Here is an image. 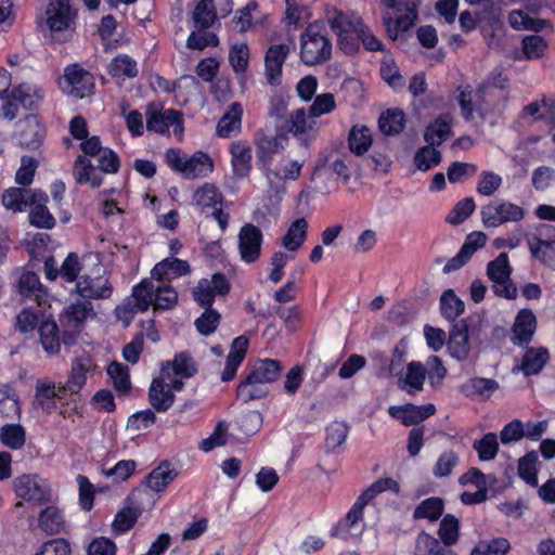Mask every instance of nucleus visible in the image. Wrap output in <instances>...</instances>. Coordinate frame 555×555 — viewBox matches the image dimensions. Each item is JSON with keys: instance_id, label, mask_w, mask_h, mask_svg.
I'll list each match as a JSON object with an SVG mask.
<instances>
[{"instance_id": "f257e3e1", "label": "nucleus", "mask_w": 555, "mask_h": 555, "mask_svg": "<svg viewBox=\"0 0 555 555\" xmlns=\"http://www.w3.org/2000/svg\"><path fill=\"white\" fill-rule=\"evenodd\" d=\"M332 57V42L326 30L310 24L300 36V59L309 66L323 64Z\"/></svg>"}, {"instance_id": "f03ea898", "label": "nucleus", "mask_w": 555, "mask_h": 555, "mask_svg": "<svg viewBox=\"0 0 555 555\" xmlns=\"http://www.w3.org/2000/svg\"><path fill=\"white\" fill-rule=\"evenodd\" d=\"M93 312V305L81 298L70 302L60 314L62 341L65 347L76 345L86 320Z\"/></svg>"}, {"instance_id": "7ed1b4c3", "label": "nucleus", "mask_w": 555, "mask_h": 555, "mask_svg": "<svg viewBox=\"0 0 555 555\" xmlns=\"http://www.w3.org/2000/svg\"><path fill=\"white\" fill-rule=\"evenodd\" d=\"M382 4L392 9L396 13H403L393 18L390 12L383 14V24L388 37L396 40L400 33L409 30L417 18L420 0H380Z\"/></svg>"}, {"instance_id": "20e7f679", "label": "nucleus", "mask_w": 555, "mask_h": 555, "mask_svg": "<svg viewBox=\"0 0 555 555\" xmlns=\"http://www.w3.org/2000/svg\"><path fill=\"white\" fill-rule=\"evenodd\" d=\"M168 166L180 172L185 179L207 177L214 170L211 157L204 152H195L190 157H182L179 150L170 149L166 153Z\"/></svg>"}, {"instance_id": "39448f33", "label": "nucleus", "mask_w": 555, "mask_h": 555, "mask_svg": "<svg viewBox=\"0 0 555 555\" xmlns=\"http://www.w3.org/2000/svg\"><path fill=\"white\" fill-rule=\"evenodd\" d=\"M513 268L506 253H501L495 259L487 264V275L492 282V291L498 297L516 299L518 289L511 275Z\"/></svg>"}, {"instance_id": "423d86ee", "label": "nucleus", "mask_w": 555, "mask_h": 555, "mask_svg": "<svg viewBox=\"0 0 555 555\" xmlns=\"http://www.w3.org/2000/svg\"><path fill=\"white\" fill-rule=\"evenodd\" d=\"M481 220L486 228H496L506 222H518L524 219L525 210L506 201H494L481 207Z\"/></svg>"}, {"instance_id": "0eeeda50", "label": "nucleus", "mask_w": 555, "mask_h": 555, "mask_svg": "<svg viewBox=\"0 0 555 555\" xmlns=\"http://www.w3.org/2000/svg\"><path fill=\"white\" fill-rule=\"evenodd\" d=\"M256 155L263 168L272 165L274 157L281 154L287 143V137L281 132L259 129L255 133Z\"/></svg>"}, {"instance_id": "6e6552de", "label": "nucleus", "mask_w": 555, "mask_h": 555, "mask_svg": "<svg viewBox=\"0 0 555 555\" xmlns=\"http://www.w3.org/2000/svg\"><path fill=\"white\" fill-rule=\"evenodd\" d=\"M146 128L149 131L164 134L173 127L176 135L183 133L182 114L176 109H157L153 104L146 108Z\"/></svg>"}, {"instance_id": "1a4fd4ad", "label": "nucleus", "mask_w": 555, "mask_h": 555, "mask_svg": "<svg viewBox=\"0 0 555 555\" xmlns=\"http://www.w3.org/2000/svg\"><path fill=\"white\" fill-rule=\"evenodd\" d=\"M15 137L20 146L36 151L43 142L46 128L37 115L30 114L17 122Z\"/></svg>"}, {"instance_id": "9d476101", "label": "nucleus", "mask_w": 555, "mask_h": 555, "mask_svg": "<svg viewBox=\"0 0 555 555\" xmlns=\"http://www.w3.org/2000/svg\"><path fill=\"white\" fill-rule=\"evenodd\" d=\"M73 0H54L47 7V25L51 31H63L75 26L77 10Z\"/></svg>"}, {"instance_id": "9b49d317", "label": "nucleus", "mask_w": 555, "mask_h": 555, "mask_svg": "<svg viewBox=\"0 0 555 555\" xmlns=\"http://www.w3.org/2000/svg\"><path fill=\"white\" fill-rule=\"evenodd\" d=\"M14 490L18 498L36 503H44L50 499L49 486L36 474L23 475L14 479Z\"/></svg>"}, {"instance_id": "f8f14e48", "label": "nucleus", "mask_w": 555, "mask_h": 555, "mask_svg": "<svg viewBox=\"0 0 555 555\" xmlns=\"http://www.w3.org/2000/svg\"><path fill=\"white\" fill-rule=\"evenodd\" d=\"M315 118L305 108H298L285 118L284 129L299 139L307 151L309 142L315 137Z\"/></svg>"}, {"instance_id": "ddd939ff", "label": "nucleus", "mask_w": 555, "mask_h": 555, "mask_svg": "<svg viewBox=\"0 0 555 555\" xmlns=\"http://www.w3.org/2000/svg\"><path fill=\"white\" fill-rule=\"evenodd\" d=\"M262 233L253 223L244 224L238 232V250L246 263H253L260 257Z\"/></svg>"}, {"instance_id": "4468645a", "label": "nucleus", "mask_w": 555, "mask_h": 555, "mask_svg": "<svg viewBox=\"0 0 555 555\" xmlns=\"http://www.w3.org/2000/svg\"><path fill=\"white\" fill-rule=\"evenodd\" d=\"M64 83V90L77 99H83L89 95L94 88L93 76L78 65H72L66 68Z\"/></svg>"}, {"instance_id": "2eb2a0df", "label": "nucleus", "mask_w": 555, "mask_h": 555, "mask_svg": "<svg viewBox=\"0 0 555 555\" xmlns=\"http://www.w3.org/2000/svg\"><path fill=\"white\" fill-rule=\"evenodd\" d=\"M291 52L288 44H272L264 55V75L270 86H279L281 83L282 67Z\"/></svg>"}, {"instance_id": "dca6fc26", "label": "nucleus", "mask_w": 555, "mask_h": 555, "mask_svg": "<svg viewBox=\"0 0 555 555\" xmlns=\"http://www.w3.org/2000/svg\"><path fill=\"white\" fill-rule=\"evenodd\" d=\"M363 509L364 506L356 501L346 517L333 528L332 534L345 541L359 538L364 530Z\"/></svg>"}, {"instance_id": "f3484780", "label": "nucleus", "mask_w": 555, "mask_h": 555, "mask_svg": "<svg viewBox=\"0 0 555 555\" xmlns=\"http://www.w3.org/2000/svg\"><path fill=\"white\" fill-rule=\"evenodd\" d=\"M76 292L83 300L107 299L112 296L113 287L104 276L91 278L82 275L76 283Z\"/></svg>"}, {"instance_id": "a211bd4d", "label": "nucleus", "mask_w": 555, "mask_h": 555, "mask_svg": "<svg viewBox=\"0 0 555 555\" xmlns=\"http://www.w3.org/2000/svg\"><path fill=\"white\" fill-rule=\"evenodd\" d=\"M435 412L436 408L431 403L425 405H395L389 408V414L393 418L400 420L404 426L417 425L431 416Z\"/></svg>"}, {"instance_id": "6ab92c4d", "label": "nucleus", "mask_w": 555, "mask_h": 555, "mask_svg": "<svg viewBox=\"0 0 555 555\" xmlns=\"http://www.w3.org/2000/svg\"><path fill=\"white\" fill-rule=\"evenodd\" d=\"M62 385L56 387L53 382L39 379L35 387L34 406L51 413L55 409V399H64Z\"/></svg>"}, {"instance_id": "aec40b11", "label": "nucleus", "mask_w": 555, "mask_h": 555, "mask_svg": "<svg viewBox=\"0 0 555 555\" xmlns=\"http://www.w3.org/2000/svg\"><path fill=\"white\" fill-rule=\"evenodd\" d=\"M448 350L451 357L456 360L462 361L467 359L470 346L468 340V325L465 320L454 323L450 331Z\"/></svg>"}, {"instance_id": "412c9836", "label": "nucleus", "mask_w": 555, "mask_h": 555, "mask_svg": "<svg viewBox=\"0 0 555 555\" xmlns=\"http://www.w3.org/2000/svg\"><path fill=\"white\" fill-rule=\"evenodd\" d=\"M537 328V320L533 312L529 309L520 310L513 324L512 343L517 346L528 344L531 341Z\"/></svg>"}, {"instance_id": "4be33fe9", "label": "nucleus", "mask_w": 555, "mask_h": 555, "mask_svg": "<svg viewBox=\"0 0 555 555\" xmlns=\"http://www.w3.org/2000/svg\"><path fill=\"white\" fill-rule=\"evenodd\" d=\"M166 379L162 374L152 380L149 389V401L156 412L168 411L175 402V393L168 388Z\"/></svg>"}, {"instance_id": "5701e85b", "label": "nucleus", "mask_w": 555, "mask_h": 555, "mask_svg": "<svg viewBox=\"0 0 555 555\" xmlns=\"http://www.w3.org/2000/svg\"><path fill=\"white\" fill-rule=\"evenodd\" d=\"M171 373L180 378H190L197 373V366L193 358L186 352H180L173 360L167 361L160 367V374L170 379Z\"/></svg>"}, {"instance_id": "b1692460", "label": "nucleus", "mask_w": 555, "mask_h": 555, "mask_svg": "<svg viewBox=\"0 0 555 555\" xmlns=\"http://www.w3.org/2000/svg\"><path fill=\"white\" fill-rule=\"evenodd\" d=\"M306 156L302 159L288 160L281 163L276 168H266V177L271 190L275 189L276 193L284 192V188L280 190L279 185H274L273 178L280 181L296 180L300 176L301 168L305 164Z\"/></svg>"}, {"instance_id": "393cba45", "label": "nucleus", "mask_w": 555, "mask_h": 555, "mask_svg": "<svg viewBox=\"0 0 555 555\" xmlns=\"http://www.w3.org/2000/svg\"><path fill=\"white\" fill-rule=\"evenodd\" d=\"M242 105L237 102L232 103L217 124V135L220 138L237 135L242 130Z\"/></svg>"}, {"instance_id": "a878e982", "label": "nucleus", "mask_w": 555, "mask_h": 555, "mask_svg": "<svg viewBox=\"0 0 555 555\" xmlns=\"http://www.w3.org/2000/svg\"><path fill=\"white\" fill-rule=\"evenodd\" d=\"M426 379V369L423 363L412 361L406 366V373L400 374L398 386L400 389L406 391L409 395H415L424 388Z\"/></svg>"}, {"instance_id": "bb28decb", "label": "nucleus", "mask_w": 555, "mask_h": 555, "mask_svg": "<svg viewBox=\"0 0 555 555\" xmlns=\"http://www.w3.org/2000/svg\"><path fill=\"white\" fill-rule=\"evenodd\" d=\"M191 272V267L188 261L169 257L166 258L152 269L151 275L158 281L177 279L186 275Z\"/></svg>"}, {"instance_id": "cd10ccee", "label": "nucleus", "mask_w": 555, "mask_h": 555, "mask_svg": "<svg viewBox=\"0 0 555 555\" xmlns=\"http://www.w3.org/2000/svg\"><path fill=\"white\" fill-rule=\"evenodd\" d=\"M248 348V339L238 336L233 339L231 350L227 357L225 367L221 373V380L229 382L236 375L237 369L243 362Z\"/></svg>"}, {"instance_id": "c85d7f7f", "label": "nucleus", "mask_w": 555, "mask_h": 555, "mask_svg": "<svg viewBox=\"0 0 555 555\" xmlns=\"http://www.w3.org/2000/svg\"><path fill=\"white\" fill-rule=\"evenodd\" d=\"M39 340L49 356H55L61 350L62 337L60 336V328L56 322L52 319L41 320L39 323Z\"/></svg>"}, {"instance_id": "c756f323", "label": "nucleus", "mask_w": 555, "mask_h": 555, "mask_svg": "<svg viewBox=\"0 0 555 555\" xmlns=\"http://www.w3.org/2000/svg\"><path fill=\"white\" fill-rule=\"evenodd\" d=\"M452 117L450 114H441L431 121L425 130L424 140L430 146L441 145L452 134Z\"/></svg>"}, {"instance_id": "7c9ffc66", "label": "nucleus", "mask_w": 555, "mask_h": 555, "mask_svg": "<svg viewBox=\"0 0 555 555\" xmlns=\"http://www.w3.org/2000/svg\"><path fill=\"white\" fill-rule=\"evenodd\" d=\"M92 362L88 356L78 357L73 361L70 375L65 385H62L63 390L70 393H78L87 380V373L91 370Z\"/></svg>"}, {"instance_id": "2f4dec72", "label": "nucleus", "mask_w": 555, "mask_h": 555, "mask_svg": "<svg viewBox=\"0 0 555 555\" xmlns=\"http://www.w3.org/2000/svg\"><path fill=\"white\" fill-rule=\"evenodd\" d=\"M233 173L236 178H244L251 168V149L243 141H234L230 145Z\"/></svg>"}, {"instance_id": "473e14b6", "label": "nucleus", "mask_w": 555, "mask_h": 555, "mask_svg": "<svg viewBox=\"0 0 555 555\" xmlns=\"http://www.w3.org/2000/svg\"><path fill=\"white\" fill-rule=\"evenodd\" d=\"M20 397L11 384H0V422L18 420Z\"/></svg>"}, {"instance_id": "72a5a7b5", "label": "nucleus", "mask_w": 555, "mask_h": 555, "mask_svg": "<svg viewBox=\"0 0 555 555\" xmlns=\"http://www.w3.org/2000/svg\"><path fill=\"white\" fill-rule=\"evenodd\" d=\"M73 176L77 183H89L93 189L99 188L103 182L101 173L96 171L91 160L82 155L75 160Z\"/></svg>"}, {"instance_id": "f704fd0d", "label": "nucleus", "mask_w": 555, "mask_h": 555, "mask_svg": "<svg viewBox=\"0 0 555 555\" xmlns=\"http://www.w3.org/2000/svg\"><path fill=\"white\" fill-rule=\"evenodd\" d=\"M178 476V470L171 467L168 462L162 463L154 468L145 478V485L155 492L164 491Z\"/></svg>"}, {"instance_id": "c9c22d12", "label": "nucleus", "mask_w": 555, "mask_h": 555, "mask_svg": "<svg viewBox=\"0 0 555 555\" xmlns=\"http://www.w3.org/2000/svg\"><path fill=\"white\" fill-rule=\"evenodd\" d=\"M548 351L544 347L528 348L522 357L520 370L526 376L539 374L548 361Z\"/></svg>"}, {"instance_id": "e433bc0d", "label": "nucleus", "mask_w": 555, "mask_h": 555, "mask_svg": "<svg viewBox=\"0 0 555 555\" xmlns=\"http://www.w3.org/2000/svg\"><path fill=\"white\" fill-rule=\"evenodd\" d=\"M154 292L155 286L153 282L149 279H144L133 286L132 293L127 299L130 300L140 312H144L151 306L154 307Z\"/></svg>"}, {"instance_id": "4c0bfd02", "label": "nucleus", "mask_w": 555, "mask_h": 555, "mask_svg": "<svg viewBox=\"0 0 555 555\" xmlns=\"http://www.w3.org/2000/svg\"><path fill=\"white\" fill-rule=\"evenodd\" d=\"M414 555H455L451 548L441 545V542L429 533L422 531L417 534L414 545Z\"/></svg>"}, {"instance_id": "58836bf2", "label": "nucleus", "mask_w": 555, "mask_h": 555, "mask_svg": "<svg viewBox=\"0 0 555 555\" xmlns=\"http://www.w3.org/2000/svg\"><path fill=\"white\" fill-rule=\"evenodd\" d=\"M282 366L278 360L263 359L257 361L247 374L250 378L260 383L268 384L275 382L281 373Z\"/></svg>"}, {"instance_id": "ea45409f", "label": "nucleus", "mask_w": 555, "mask_h": 555, "mask_svg": "<svg viewBox=\"0 0 555 555\" xmlns=\"http://www.w3.org/2000/svg\"><path fill=\"white\" fill-rule=\"evenodd\" d=\"M17 289L22 296L34 298L38 302L46 296V291L40 283L39 276L31 271L21 273L17 281Z\"/></svg>"}, {"instance_id": "a19ab883", "label": "nucleus", "mask_w": 555, "mask_h": 555, "mask_svg": "<svg viewBox=\"0 0 555 555\" xmlns=\"http://www.w3.org/2000/svg\"><path fill=\"white\" fill-rule=\"evenodd\" d=\"M499 388V383L493 378L474 377L462 384L461 391L466 397L479 396L488 399Z\"/></svg>"}, {"instance_id": "79ce46f5", "label": "nucleus", "mask_w": 555, "mask_h": 555, "mask_svg": "<svg viewBox=\"0 0 555 555\" xmlns=\"http://www.w3.org/2000/svg\"><path fill=\"white\" fill-rule=\"evenodd\" d=\"M308 221L305 218L296 219L282 238V245L289 251L298 250L307 238Z\"/></svg>"}, {"instance_id": "37998d69", "label": "nucleus", "mask_w": 555, "mask_h": 555, "mask_svg": "<svg viewBox=\"0 0 555 555\" xmlns=\"http://www.w3.org/2000/svg\"><path fill=\"white\" fill-rule=\"evenodd\" d=\"M405 125L404 113L399 108L387 109L378 119V128L386 135L400 133Z\"/></svg>"}, {"instance_id": "c03bdc74", "label": "nucleus", "mask_w": 555, "mask_h": 555, "mask_svg": "<svg viewBox=\"0 0 555 555\" xmlns=\"http://www.w3.org/2000/svg\"><path fill=\"white\" fill-rule=\"evenodd\" d=\"M0 441L12 450H21L26 441V430L20 424H4L0 428Z\"/></svg>"}, {"instance_id": "a18cd8bd", "label": "nucleus", "mask_w": 555, "mask_h": 555, "mask_svg": "<svg viewBox=\"0 0 555 555\" xmlns=\"http://www.w3.org/2000/svg\"><path fill=\"white\" fill-rule=\"evenodd\" d=\"M269 392L266 384L258 382L257 379L246 377L237 386V397L245 403L264 398Z\"/></svg>"}, {"instance_id": "49530a36", "label": "nucleus", "mask_w": 555, "mask_h": 555, "mask_svg": "<svg viewBox=\"0 0 555 555\" xmlns=\"http://www.w3.org/2000/svg\"><path fill=\"white\" fill-rule=\"evenodd\" d=\"M444 509L442 499L437 496L428 498L422 501L414 509L413 517L415 519H428L430 521L438 520Z\"/></svg>"}, {"instance_id": "de8ad7c7", "label": "nucleus", "mask_w": 555, "mask_h": 555, "mask_svg": "<svg viewBox=\"0 0 555 555\" xmlns=\"http://www.w3.org/2000/svg\"><path fill=\"white\" fill-rule=\"evenodd\" d=\"M508 23L511 27L516 30L540 31L545 27L547 22L541 18H533L521 10H515L508 15Z\"/></svg>"}, {"instance_id": "09e8293b", "label": "nucleus", "mask_w": 555, "mask_h": 555, "mask_svg": "<svg viewBox=\"0 0 555 555\" xmlns=\"http://www.w3.org/2000/svg\"><path fill=\"white\" fill-rule=\"evenodd\" d=\"M442 315L450 322H454L465 310V304L455 295L454 291L447 289L440 298Z\"/></svg>"}, {"instance_id": "8fccbe9b", "label": "nucleus", "mask_w": 555, "mask_h": 555, "mask_svg": "<svg viewBox=\"0 0 555 555\" xmlns=\"http://www.w3.org/2000/svg\"><path fill=\"white\" fill-rule=\"evenodd\" d=\"M393 491L395 493H399L400 487L399 483L392 478H379L374 481L358 499L357 502L362 506L369 504L375 496L385 492V491Z\"/></svg>"}, {"instance_id": "3c124183", "label": "nucleus", "mask_w": 555, "mask_h": 555, "mask_svg": "<svg viewBox=\"0 0 555 555\" xmlns=\"http://www.w3.org/2000/svg\"><path fill=\"white\" fill-rule=\"evenodd\" d=\"M539 455L535 451H530L518 461V475L531 487L538 486L537 464Z\"/></svg>"}, {"instance_id": "603ef678", "label": "nucleus", "mask_w": 555, "mask_h": 555, "mask_svg": "<svg viewBox=\"0 0 555 555\" xmlns=\"http://www.w3.org/2000/svg\"><path fill=\"white\" fill-rule=\"evenodd\" d=\"M438 535L444 547L449 548L454 545L460 535V520L455 516L447 514L440 522Z\"/></svg>"}, {"instance_id": "864d4df0", "label": "nucleus", "mask_w": 555, "mask_h": 555, "mask_svg": "<svg viewBox=\"0 0 555 555\" xmlns=\"http://www.w3.org/2000/svg\"><path fill=\"white\" fill-rule=\"evenodd\" d=\"M349 427L343 422H333L326 427L325 449L326 452H336L348 436Z\"/></svg>"}, {"instance_id": "5fc2aeb1", "label": "nucleus", "mask_w": 555, "mask_h": 555, "mask_svg": "<svg viewBox=\"0 0 555 555\" xmlns=\"http://www.w3.org/2000/svg\"><path fill=\"white\" fill-rule=\"evenodd\" d=\"M217 17L214 0H201L193 12V21L196 27L209 28Z\"/></svg>"}, {"instance_id": "6e6d98bb", "label": "nucleus", "mask_w": 555, "mask_h": 555, "mask_svg": "<svg viewBox=\"0 0 555 555\" xmlns=\"http://www.w3.org/2000/svg\"><path fill=\"white\" fill-rule=\"evenodd\" d=\"M108 73L113 77L133 78L138 75L137 62L127 54H119L109 63Z\"/></svg>"}, {"instance_id": "4d7b16f0", "label": "nucleus", "mask_w": 555, "mask_h": 555, "mask_svg": "<svg viewBox=\"0 0 555 555\" xmlns=\"http://www.w3.org/2000/svg\"><path fill=\"white\" fill-rule=\"evenodd\" d=\"M221 194L214 184L205 183L198 188L193 195V203L199 208H214L221 203Z\"/></svg>"}, {"instance_id": "13d9d810", "label": "nucleus", "mask_w": 555, "mask_h": 555, "mask_svg": "<svg viewBox=\"0 0 555 555\" xmlns=\"http://www.w3.org/2000/svg\"><path fill=\"white\" fill-rule=\"evenodd\" d=\"M107 374L113 379L114 388L120 393H128L131 389L129 369L119 363L112 362L107 367Z\"/></svg>"}, {"instance_id": "bf43d9fd", "label": "nucleus", "mask_w": 555, "mask_h": 555, "mask_svg": "<svg viewBox=\"0 0 555 555\" xmlns=\"http://www.w3.org/2000/svg\"><path fill=\"white\" fill-rule=\"evenodd\" d=\"M30 199V190L22 188H12L7 190L2 195L3 205L15 211H23L28 206Z\"/></svg>"}, {"instance_id": "052dcab7", "label": "nucleus", "mask_w": 555, "mask_h": 555, "mask_svg": "<svg viewBox=\"0 0 555 555\" xmlns=\"http://www.w3.org/2000/svg\"><path fill=\"white\" fill-rule=\"evenodd\" d=\"M480 461H491L495 459L499 452L498 436L494 433L486 434L480 440L473 443Z\"/></svg>"}, {"instance_id": "680f3d73", "label": "nucleus", "mask_w": 555, "mask_h": 555, "mask_svg": "<svg viewBox=\"0 0 555 555\" xmlns=\"http://www.w3.org/2000/svg\"><path fill=\"white\" fill-rule=\"evenodd\" d=\"M511 544L505 538L480 541L472 551L470 555H505Z\"/></svg>"}, {"instance_id": "e2e57ef3", "label": "nucleus", "mask_w": 555, "mask_h": 555, "mask_svg": "<svg viewBox=\"0 0 555 555\" xmlns=\"http://www.w3.org/2000/svg\"><path fill=\"white\" fill-rule=\"evenodd\" d=\"M348 143L350 151L356 155H363L372 144L371 131L366 127L353 128L350 131Z\"/></svg>"}, {"instance_id": "0e129e2a", "label": "nucleus", "mask_w": 555, "mask_h": 555, "mask_svg": "<svg viewBox=\"0 0 555 555\" xmlns=\"http://www.w3.org/2000/svg\"><path fill=\"white\" fill-rule=\"evenodd\" d=\"M441 159L442 156L440 151H438L436 146H430L428 144V146H423L416 152L414 156V164L417 169L427 171L440 164Z\"/></svg>"}, {"instance_id": "69168bd1", "label": "nucleus", "mask_w": 555, "mask_h": 555, "mask_svg": "<svg viewBox=\"0 0 555 555\" xmlns=\"http://www.w3.org/2000/svg\"><path fill=\"white\" fill-rule=\"evenodd\" d=\"M39 526L47 533H59L63 526V517L60 511L52 506L43 509L39 516Z\"/></svg>"}, {"instance_id": "338daca9", "label": "nucleus", "mask_w": 555, "mask_h": 555, "mask_svg": "<svg viewBox=\"0 0 555 555\" xmlns=\"http://www.w3.org/2000/svg\"><path fill=\"white\" fill-rule=\"evenodd\" d=\"M178 301V293L170 285H158L154 292V310L172 309Z\"/></svg>"}, {"instance_id": "774afa93", "label": "nucleus", "mask_w": 555, "mask_h": 555, "mask_svg": "<svg viewBox=\"0 0 555 555\" xmlns=\"http://www.w3.org/2000/svg\"><path fill=\"white\" fill-rule=\"evenodd\" d=\"M69 542L62 538L51 539L41 544L35 555H70Z\"/></svg>"}]
</instances>
